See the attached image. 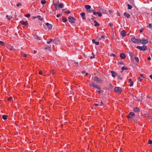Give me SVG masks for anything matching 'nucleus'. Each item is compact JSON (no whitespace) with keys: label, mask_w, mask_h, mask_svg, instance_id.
<instances>
[{"label":"nucleus","mask_w":152,"mask_h":152,"mask_svg":"<svg viewBox=\"0 0 152 152\" xmlns=\"http://www.w3.org/2000/svg\"><path fill=\"white\" fill-rule=\"evenodd\" d=\"M89 85L90 86H92L93 87L95 88L96 86V84H95L93 82H91L89 84Z\"/></svg>","instance_id":"nucleus-18"},{"label":"nucleus","mask_w":152,"mask_h":152,"mask_svg":"<svg viewBox=\"0 0 152 152\" xmlns=\"http://www.w3.org/2000/svg\"><path fill=\"white\" fill-rule=\"evenodd\" d=\"M147 59L148 60L150 61L151 60V58L149 56L148 58Z\"/></svg>","instance_id":"nucleus-54"},{"label":"nucleus","mask_w":152,"mask_h":152,"mask_svg":"<svg viewBox=\"0 0 152 152\" xmlns=\"http://www.w3.org/2000/svg\"><path fill=\"white\" fill-rule=\"evenodd\" d=\"M27 56V54H24L23 55V57H26Z\"/></svg>","instance_id":"nucleus-55"},{"label":"nucleus","mask_w":152,"mask_h":152,"mask_svg":"<svg viewBox=\"0 0 152 152\" xmlns=\"http://www.w3.org/2000/svg\"><path fill=\"white\" fill-rule=\"evenodd\" d=\"M133 82L132 81V82H130V87H131L132 86H133Z\"/></svg>","instance_id":"nucleus-43"},{"label":"nucleus","mask_w":152,"mask_h":152,"mask_svg":"<svg viewBox=\"0 0 152 152\" xmlns=\"http://www.w3.org/2000/svg\"><path fill=\"white\" fill-rule=\"evenodd\" d=\"M94 105L96 106H98L99 105V104L96 103H95Z\"/></svg>","instance_id":"nucleus-59"},{"label":"nucleus","mask_w":152,"mask_h":152,"mask_svg":"<svg viewBox=\"0 0 152 152\" xmlns=\"http://www.w3.org/2000/svg\"><path fill=\"white\" fill-rule=\"evenodd\" d=\"M136 48L142 51H145L147 49V47L145 45H143L142 46H137Z\"/></svg>","instance_id":"nucleus-1"},{"label":"nucleus","mask_w":152,"mask_h":152,"mask_svg":"<svg viewBox=\"0 0 152 152\" xmlns=\"http://www.w3.org/2000/svg\"><path fill=\"white\" fill-rule=\"evenodd\" d=\"M97 14L98 15V16L99 17H101L102 15V14L100 12H98Z\"/></svg>","instance_id":"nucleus-44"},{"label":"nucleus","mask_w":152,"mask_h":152,"mask_svg":"<svg viewBox=\"0 0 152 152\" xmlns=\"http://www.w3.org/2000/svg\"><path fill=\"white\" fill-rule=\"evenodd\" d=\"M46 25L47 26L48 30L52 29V26L51 24H49L48 23H46Z\"/></svg>","instance_id":"nucleus-9"},{"label":"nucleus","mask_w":152,"mask_h":152,"mask_svg":"<svg viewBox=\"0 0 152 152\" xmlns=\"http://www.w3.org/2000/svg\"><path fill=\"white\" fill-rule=\"evenodd\" d=\"M94 23H95V24L94 25L95 26H99V24L96 21V20L94 21Z\"/></svg>","instance_id":"nucleus-22"},{"label":"nucleus","mask_w":152,"mask_h":152,"mask_svg":"<svg viewBox=\"0 0 152 152\" xmlns=\"http://www.w3.org/2000/svg\"><path fill=\"white\" fill-rule=\"evenodd\" d=\"M20 23L22 25H25L26 26L28 24V23L27 21H25L23 20H21L20 21Z\"/></svg>","instance_id":"nucleus-11"},{"label":"nucleus","mask_w":152,"mask_h":152,"mask_svg":"<svg viewBox=\"0 0 152 152\" xmlns=\"http://www.w3.org/2000/svg\"><path fill=\"white\" fill-rule=\"evenodd\" d=\"M140 77H142L143 78H145V77H144L143 76V75L142 74H140Z\"/></svg>","instance_id":"nucleus-57"},{"label":"nucleus","mask_w":152,"mask_h":152,"mask_svg":"<svg viewBox=\"0 0 152 152\" xmlns=\"http://www.w3.org/2000/svg\"><path fill=\"white\" fill-rule=\"evenodd\" d=\"M133 55H134L133 53L132 52H131L129 53V56L131 57H132L133 56Z\"/></svg>","instance_id":"nucleus-40"},{"label":"nucleus","mask_w":152,"mask_h":152,"mask_svg":"<svg viewBox=\"0 0 152 152\" xmlns=\"http://www.w3.org/2000/svg\"><path fill=\"white\" fill-rule=\"evenodd\" d=\"M138 79H139L140 80V81H141L142 80V79L141 78V77H139L138 78Z\"/></svg>","instance_id":"nucleus-63"},{"label":"nucleus","mask_w":152,"mask_h":152,"mask_svg":"<svg viewBox=\"0 0 152 152\" xmlns=\"http://www.w3.org/2000/svg\"><path fill=\"white\" fill-rule=\"evenodd\" d=\"M121 34L122 37L125 36H126V32L125 30H123L121 32Z\"/></svg>","instance_id":"nucleus-12"},{"label":"nucleus","mask_w":152,"mask_h":152,"mask_svg":"<svg viewBox=\"0 0 152 152\" xmlns=\"http://www.w3.org/2000/svg\"><path fill=\"white\" fill-rule=\"evenodd\" d=\"M134 115L135 114L133 112H130L127 116V117L128 118H132Z\"/></svg>","instance_id":"nucleus-6"},{"label":"nucleus","mask_w":152,"mask_h":152,"mask_svg":"<svg viewBox=\"0 0 152 152\" xmlns=\"http://www.w3.org/2000/svg\"><path fill=\"white\" fill-rule=\"evenodd\" d=\"M34 38L36 39L37 40H40V38L38 37L37 35H36L34 37Z\"/></svg>","instance_id":"nucleus-24"},{"label":"nucleus","mask_w":152,"mask_h":152,"mask_svg":"<svg viewBox=\"0 0 152 152\" xmlns=\"http://www.w3.org/2000/svg\"><path fill=\"white\" fill-rule=\"evenodd\" d=\"M148 28H150V29H152V26L151 24V23L149 24L148 26Z\"/></svg>","instance_id":"nucleus-30"},{"label":"nucleus","mask_w":152,"mask_h":152,"mask_svg":"<svg viewBox=\"0 0 152 152\" xmlns=\"http://www.w3.org/2000/svg\"><path fill=\"white\" fill-rule=\"evenodd\" d=\"M61 16V15L60 14H58L57 15H56L57 17H58L59 16Z\"/></svg>","instance_id":"nucleus-58"},{"label":"nucleus","mask_w":152,"mask_h":152,"mask_svg":"<svg viewBox=\"0 0 152 152\" xmlns=\"http://www.w3.org/2000/svg\"><path fill=\"white\" fill-rule=\"evenodd\" d=\"M117 76L118 77V79L120 80H122V77L120 75L118 74Z\"/></svg>","instance_id":"nucleus-23"},{"label":"nucleus","mask_w":152,"mask_h":152,"mask_svg":"<svg viewBox=\"0 0 152 152\" xmlns=\"http://www.w3.org/2000/svg\"><path fill=\"white\" fill-rule=\"evenodd\" d=\"M37 17L41 21H42L43 19V18H41V17L39 15L37 16Z\"/></svg>","instance_id":"nucleus-25"},{"label":"nucleus","mask_w":152,"mask_h":152,"mask_svg":"<svg viewBox=\"0 0 152 152\" xmlns=\"http://www.w3.org/2000/svg\"><path fill=\"white\" fill-rule=\"evenodd\" d=\"M85 8L87 10L91 8V6L89 5H86L85 6Z\"/></svg>","instance_id":"nucleus-16"},{"label":"nucleus","mask_w":152,"mask_h":152,"mask_svg":"<svg viewBox=\"0 0 152 152\" xmlns=\"http://www.w3.org/2000/svg\"><path fill=\"white\" fill-rule=\"evenodd\" d=\"M131 41L136 43H140V39H136L134 37H133L131 39Z\"/></svg>","instance_id":"nucleus-3"},{"label":"nucleus","mask_w":152,"mask_h":152,"mask_svg":"<svg viewBox=\"0 0 152 152\" xmlns=\"http://www.w3.org/2000/svg\"><path fill=\"white\" fill-rule=\"evenodd\" d=\"M118 64H124L123 62L122 61H120V62H118Z\"/></svg>","instance_id":"nucleus-45"},{"label":"nucleus","mask_w":152,"mask_h":152,"mask_svg":"<svg viewBox=\"0 0 152 152\" xmlns=\"http://www.w3.org/2000/svg\"><path fill=\"white\" fill-rule=\"evenodd\" d=\"M150 77L152 80V75H151L150 76Z\"/></svg>","instance_id":"nucleus-64"},{"label":"nucleus","mask_w":152,"mask_h":152,"mask_svg":"<svg viewBox=\"0 0 152 152\" xmlns=\"http://www.w3.org/2000/svg\"><path fill=\"white\" fill-rule=\"evenodd\" d=\"M97 14H98V12H93V14L94 15H96Z\"/></svg>","instance_id":"nucleus-49"},{"label":"nucleus","mask_w":152,"mask_h":152,"mask_svg":"<svg viewBox=\"0 0 152 152\" xmlns=\"http://www.w3.org/2000/svg\"><path fill=\"white\" fill-rule=\"evenodd\" d=\"M81 72L83 74H84L85 73V72L84 71H82Z\"/></svg>","instance_id":"nucleus-62"},{"label":"nucleus","mask_w":152,"mask_h":152,"mask_svg":"<svg viewBox=\"0 0 152 152\" xmlns=\"http://www.w3.org/2000/svg\"><path fill=\"white\" fill-rule=\"evenodd\" d=\"M124 15L125 17H126L128 18H129L130 17V15L129 14L126 12L124 13Z\"/></svg>","instance_id":"nucleus-15"},{"label":"nucleus","mask_w":152,"mask_h":152,"mask_svg":"<svg viewBox=\"0 0 152 152\" xmlns=\"http://www.w3.org/2000/svg\"><path fill=\"white\" fill-rule=\"evenodd\" d=\"M69 21L71 23H74L75 18L69 16L68 18Z\"/></svg>","instance_id":"nucleus-5"},{"label":"nucleus","mask_w":152,"mask_h":152,"mask_svg":"<svg viewBox=\"0 0 152 152\" xmlns=\"http://www.w3.org/2000/svg\"><path fill=\"white\" fill-rule=\"evenodd\" d=\"M62 20L63 22L64 23L66 22L67 20L64 17H63V18Z\"/></svg>","instance_id":"nucleus-26"},{"label":"nucleus","mask_w":152,"mask_h":152,"mask_svg":"<svg viewBox=\"0 0 152 152\" xmlns=\"http://www.w3.org/2000/svg\"><path fill=\"white\" fill-rule=\"evenodd\" d=\"M46 3V1L45 0H43L41 1V3L42 4H44Z\"/></svg>","instance_id":"nucleus-28"},{"label":"nucleus","mask_w":152,"mask_h":152,"mask_svg":"<svg viewBox=\"0 0 152 152\" xmlns=\"http://www.w3.org/2000/svg\"><path fill=\"white\" fill-rule=\"evenodd\" d=\"M132 8V7L131 6L130 4H128V9H131Z\"/></svg>","instance_id":"nucleus-29"},{"label":"nucleus","mask_w":152,"mask_h":152,"mask_svg":"<svg viewBox=\"0 0 152 152\" xmlns=\"http://www.w3.org/2000/svg\"><path fill=\"white\" fill-rule=\"evenodd\" d=\"M140 95H141V100H142V99H143V98H142V95H143V94H140Z\"/></svg>","instance_id":"nucleus-53"},{"label":"nucleus","mask_w":152,"mask_h":152,"mask_svg":"<svg viewBox=\"0 0 152 152\" xmlns=\"http://www.w3.org/2000/svg\"><path fill=\"white\" fill-rule=\"evenodd\" d=\"M95 18V17H93V16H92V18H91V19H90V20H92V21H93V20Z\"/></svg>","instance_id":"nucleus-50"},{"label":"nucleus","mask_w":152,"mask_h":152,"mask_svg":"<svg viewBox=\"0 0 152 152\" xmlns=\"http://www.w3.org/2000/svg\"><path fill=\"white\" fill-rule=\"evenodd\" d=\"M120 57L121 58L124 59L125 58L126 56L124 53H123L120 54Z\"/></svg>","instance_id":"nucleus-13"},{"label":"nucleus","mask_w":152,"mask_h":152,"mask_svg":"<svg viewBox=\"0 0 152 152\" xmlns=\"http://www.w3.org/2000/svg\"><path fill=\"white\" fill-rule=\"evenodd\" d=\"M54 5L56 8V9L57 10V8H62L64 7V5L62 3H60L59 5H58L57 4H54Z\"/></svg>","instance_id":"nucleus-2"},{"label":"nucleus","mask_w":152,"mask_h":152,"mask_svg":"<svg viewBox=\"0 0 152 152\" xmlns=\"http://www.w3.org/2000/svg\"><path fill=\"white\" fill-rule=\"evenodd\" d=\"M134 111L135 112H138L140 111V109L138 107H136L134 108Z\"/></svg>","instance_id":"nucleus-17"},{"label":"nucleus","mask_w":152,"mask_h":152,"mask_svg":"<svg viewBox=\"0 0 152 152\" xmlns=\"http://www.w3.org/2000/svg\"><path fill=\"white\" fill-rule=\"evenodd\" d=\"M110 72L112 74V76L113 77H115L116 76H117L118 75L117 73L113 71H111Z\"/></svg>","instance_id":"nucleus-10"},{"label":"nucleus","mask_w":152,"mask_h":152,"mask_svg":"<svg viewBox=\"0 0 152 152\" xmlns=\"http://www.w3.org/2000/svg\"><path fill=\"white\" fill-rule=\"evenodd\" d=\"M25 16L27 18H28L30 16V15L29 14H26Z\"/></svg>","instance_id":"nucleus-39"},{"label":"nucleus","mask_w":152,"mask_h":152,"mask_svg":"<svg viewBox=\"0 0 152 152\" xmlns=\"http://www.w3.org/2000/svg\"><path fill=\"white\" fill-rule=\"evenodd\" d=\"M131 3H133V0H129Z\"/></svg>","instance_id":"nucleus-61"},{"label":"nucleus","mask_w":152,"mask_h":152,"mask_svg":"<svg viewBox=\"0 0 152 152\" xmlns=\"http://www.w3.org/2000/svg\"><path fill=\"white\" fill-rule=\"evenodd\" d=\"M95 88L99 90H100L101 89V87L100 86H98L97 85H96Z\"/></svg>","instance_id":"nucleus-31"},{"label":"nucleus","mask_w":152,"mask_h":152,"mask_svg":"<svg viewBox=\"0 0 152 152\" xmlns=\"http://www.w3.org/2000/svg\"><path fill=\"white\" fill-rule=\"evenodd\" d=\"M39 74H40V75H42V71H39Z\"/></svg>","instance_id":"nucleus-51"},{"label":"nucleus","mask_w":152,"mask_h":152,"mask_svg":"<svg viewBox=\"0 0 152 152\" xmlns=\"http://www.w3.org/2000/svg\"><path fill=\"white\" fill-rule=\"evenodd\" d=\"M134 59L135 60H136L137 62H138L139 61V59L137 57H135L134 58Z\"/></svg>","instance_id":"nucleus-36"},{"label":"nucleus","mask_w":152,"mask_h":152,"mask_svg":"<svg viewBox=\"0 0 152 152\" xmlns=\"http://www.w3.org/2000/svg\"><path fill=\"white\" fill-rule=\"evenodd\" d=\"M0 44L1 45H4V43L3 42L0 41Z\"/></svg>","instance_id":"nucleus-41"},{"label":"nucleus","mask_w":152,"mask_h":152,"mask_svg":"<svg viewBox=\"0 0 152 152\" xmlns=\"http://www.w3.org/2000/svg\"><path fill=\"white\" fill-rule=\"evenodd\" d=\"M102 39H103L104 40V36H102L99 39L100 40H101Z\"/></svg>","instance_id":"nucleus-37"},{"label":"nucleus","mask_w":152,"mask_h":152,"mask_svg":"<svg viewBox=\"0 0 152 152\" xmlns=\"http://www.w3.org/2000/svg\"><path fill=\"white\" fill-rule=\"evenodd\" d=\"M12 98V97H10L9 98H8V100L9 101H10L11 99Z\"/></svg>","instance_id":"nucleus-48"},{"label":"nucleus","mask_w":152,"mask_h":152,"mask_svg":"<svg viewBox=\"0 0 152 152\" xmlns=\"http://www.w3.org/2000/svg\"><path fill=\"white\" fill-rule=\"evenodd\" d=\"M148 143L149 144H152V140H149L148 141Z\"/></svg>","instance_id":"nucleus-38"},{"label":"nucleus","mask_w":152,"mask_h":152,"mask_svg":"<svg viewBox=\"0 0 152 152\" xmlns=\"http://www.w3.org/2000/svg\"><path fill=\"white\" fill-rule=\"evenodd\" d=\"M45 49H50V47L47 45L45 47Z\"/></svg>","instance_id":"nucleus-34"},{"label":"nucleus","mask_w":152,"mask_h":152,"mask_svg":"<svg viewBox=\"0 0 152 152\" xmlns=\"http://www.w3.org/2000/svg\"><path fill=\"white\" fill-rule=\"evenodd\" d=\"M129 82H131L132 81V79H129Z\"/></svg>","instance_id":"nucleus-60"},{"label":"nucleus","mask_w":152,"mask_h":152,"mask_svg":"<svg viewBox=\"0 0 152 152\" xmlns=\"http://www.w3.org/2000/svg\"><path fill=\"white\" fill-rule=\"evenodd\" d=\"M21 5V4L20 3H18L17 4V7H19Z\"/></svg>","instance_id":"nucleus-47"},{"label":"nucleus","mask_w":152,"mask_h":152,"mask_svg":"<svg viewBox=\"0 0 152 152\" xmlns=\"http://www.w3.org/2000/svg\"><path fill=\"white\" fill-rule=\"evenodd\" d=\"M52 72V74L53 75H54V74H55V71H53Z\"/></svg>","instance_id":"nucleus-56"},{"label":"nucleus","mask_w":152,"mask_h":152,"mask_svg":"<svg viewBox=\"0 0 152 152\" xmlns=\"http://www.w3.org/2000/svg\"><path fill=\"white\" fill-rule=\"evenodd\" d=\"M6 17L8 20H10L12 18V17L11 16H9L8 15H6Z\"/></svg>","instance_id":"nucleus-27"},{"label":"nucleus","mask_w":152,"mask_h":152,"mask_svg":"<svg viewBox=\"0 0 152 152\" xmlns=\"http://www.w3.org/2000/svg\"><path fill=\"white\" fill-rule=\"evenodd\" d=\"M94 81L96 82L97 83H100L102 82L101 80L99 79L97 77H94Z\"/></svg>","instance_id":"nucleus-8"},{"label":"nucleus","mask_w":152,"mask_h":152,"mask_svg":"<svg viewBox=\"0 0 152 152\" xmlns=\"http://www.w3.org/2000/svg\"><path fill=\"white\" fill-rule=\"evenodd\" d=\"M92 42L95 43L96 45H99V42H96L95 39H93L92 40Z\"/></svg>","instance_id":"nucleus-19"},{"label":"nucleus","mask_w":152,"mask_h":152,"mask_svg":"<svg viewBox=\"0 0 152 152\" xmlns=\"http://www.w3.org/2000/svg\"><path fill=\"white\" fill-rule=\"evenodd\" d=\"M96 92H98L99 94H100L101 93H102L103 92V91L101 89L99 91H97Z\"/></svg>","instance_id":"nucleus-35"},{"label":"nucleus","mask_w":152,"mask_h":152,"mask_svg":"<svg viewBox=\"0 0 152 152\" xmlns=\"http://www.w3.org/2000/svg\"><path fill=\"white\" fill-rule=\"evenodd\" d=\"M103 104V103L102 102H101L99 105L100 106H102V105Z\"/></svg>","instance_id":"nucleus-52"},{"label":"nucleus","mask_w":152,"mask_h":152,"mask_svg":"<svg viewBox=\"0 0 152 152\" xmlns=\"http://www.w3.org/2000/svg\"><path fill=\"white\" fill-rule=\"evenodd\" d=\"M80 15L81 16L83 20H85L86 19V17H85V13L84 12H83L80 14Z\"/></svg>","instance_id":"nucleus-14"},{"label":"nucleus","mask_w":152,"mask_h":152,"mask_svg":"<svg viewBox=\"0 0 152 152\" xmlns=\"http://www.w3.org/2000/svg\"><path fill=\"white\" fill-rule=\"evenodd\" d=\"M140 42L143 45H145L148 43V41L144 38L143 39H140Z\"/></svg>","instance_id":"nucleus-7"},{"label":"nucleus","mask_w":152,"mask_h":152,"mask_svg":"<svg viewBox=\"0 0 152 152\" xmlns=\"http://www.w3.org/2000/svg\"><path fill=\"white\" fill-rule=\"evenodd\" d=\"M66 14H69L70 13V11H65L64 12Z\"/></svg>","instance_id":"nucleus-46"},{"label":"nucleus","mask_w":152,"mask_h":152,"mask_svg":"<svg viewBox=\"0 0 152 152\" xmlns=\"http://www.w3.org/2000/svg\"><path fill=\"white\" fill-rule=\"evenodd\" d=\"M121 69L122 70H127L128 68L127 67H122Z\"/></svg>","instance_id":"nucleus-33"},{"label":"nucleus","mask_w":152,"mask_h":152,"mask_svg":"<svg viewBox=\"0 0 152 152\" xmlns=\"http://www.w3.org/2000/svg\"><path fill=\"white\" fill-rule=\"evenodd\" d=\"M87 12H89V13H91L92 12H93L94 11L92 9H89V10H87Z\"/></svg>","instance_id":"nucleus-32"},{"label":"nucleus","mask_w":152,"mask_h":152,"mask_svg":"<svg viewBox=\"0 0 152 152\" xmlns=\"http://www.w3.org/2000/svg\"><path fill=\"white\" fill-rule=\"evenodd\" d=\"M114 90L115 91L118 93H120L122 91L121 88L119 87H115L114 88Z\"/></svg>","instance_id":"nucleus-4"},{"label":"nucleus","mask_w":152,"mask_h":152,"mask_svg":"<svg viewBox=\"0 0 152 152\" xmlns=\"http://www.w3.org/2000/svg\"><path fill=\"white\" fill-rule=\"evenodd\" d=\"M53 42L54 43H55V40H53V41L52 40V39H49V41H48L47 42V43L48 44H50L51 42Z\"/></svg>","instance_id":"nucleus-20"},{"label":"nucleus","mask_w":152,"mask_h":152,"mask_svg":"<svg viewBox=\"0 0 152 152\" xmlns=\"http://www.w3.org/2000/svg\"><path fill=\"white\" fill-rule=\"evenodd\" d=\"M110 56H113V57H115V55L113 53H110Z\"/></svg>","instance_id":"nucleus-42"},{"label":"nucleus","mask_w":152,"mask_h":152,"mask_svg":"<svg viewBox=\"0 0 152 152\" xmlns=\"http://www.w3.org/2000/svg\"><path fill=\"white\" fill-rule=\"evenodd\" d=\"M7 116H8L7 115H3L2 116V118L4 120H6L7 119Z\"/></svg>","instance_id":"nucleus-21"}]
</instances>
